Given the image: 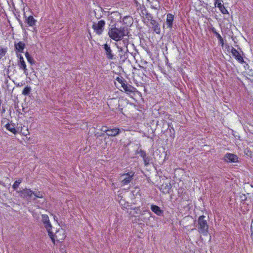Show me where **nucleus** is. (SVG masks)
Here are the masks:
<instances>
[{
	"instance_id": "obj_14",
	"label": "nucleus",
	"mask_w": 253,
	"mask_h": 253,
	"mask_svg": "<svg viewBox=\"0 0 253 253\" xmlns=\"http://www.w3.org/2000/svg\"><path fill=\"white\" fill-rule=\"evenodd\" d=\"M104 48L105 51L106 56L109 59H113L114 58V55L112 53V51L110 48V46L107 43L104 45Z\"/></svg>"
},
{
	"instance_id": "obj_26",
	"label": "nucleus",
	"mask_w": 253,
	"mask_h": 253,
	"mask_svg": "<svg viewBox=\"0 0 253 253\" xmlns=\"http://www.w3.org/2000/svg\"><path fill=\"white\" fill-rule=\"evenodd\" d=\"M31 91V87L29 86H26L22 91V94L25 95H27L30 94Z\"/></svg>"
},
{
	"instance_id": "obj_23",
	"label": "nucleus",
	"mask_w": 253,
	"mask_h": 253,
	"mask_svg": "<svg viewBox=\"0 0 253 253\" xmlns=\"http://www.w3.org/2000/svg\"><path fill=\"white\" fill-rule=\"evenodd\" d=\"M25 55L29 63H30L32 65L34 63L33 58L31 56V55L29 54L28 52H26L25 53Z\"/></svg>"
},
{
	"instance_id": "obj_2",
	"label": "nucleus",
	"mask_w": 253,
	"mask_h": 253,
	"mask_svg": "<svg viewBox=\"0 0 253 253\" xmlns=\"http://www.w3.org/2000/svg\"><path fill=\"white\" fill-rule=\"evenodd\" d=\"M197 228L200 234L207 236L209 233V225L204 215L200 216L198 219Z\"/></svg>"
},
{
	"instance_id": "obj_27",
	"label": "nucleus",
	"mask_w": 253,
	"mask_h": 253,
	"mask_svg": "<svg viewBox=\"0 0 253 253\" xmlns=\"http://www.w3.org/2000/svg\"><path fill=\"white\" fill-rule=\"evenodd\" d=\"M211 32L214 34H215V36L216 37V38H217L218 40L219 39H220L222 37L221 36V35L217 32L216 29L214 27H212L211 28Z\"/></svg>"
},
{
	"instance_id": "obj_8",
	"label": "nucleus",
	"mask_w": 253,
	"mask_h": 253,
	"mask_svg": "<svg viewBox=\"0 0 253 253\" xmlns=\"http://www.w3.org/2000/svg\"><path fill=\"white\" fill-rule=\"evenodd\" d=\"M231 52L232 56L236 59V60L239 63H241V64H243V63H245L243 57L241 55L240 52L237 50H236L235 48H234L233 47H232Z\"/></svg>"
},
{
	"instance_id": "obj_3",
	"label": "nucleus",
	"mask_w": 253,
	"mask_h": 253,
	"mask_svg": "<svg viewBox=\"0 0 253 253\" xmlns=\"http://www.w3.org/2000/svg\"><path fill=\"white\" fill-rule=\"evenodd\" d=\"M42 221L44 225L48 234L51 239L52 242H55V239L53 236V233L52 232V225L50 222L49 217L47 214L42 215Z\"/></svg>"
},
{
	"instance_id": "obj_37",
	"label": "nucleus",
	"mask_w": 253,
	"mask_h": 253,
	"mask_svg": "<svg viewBox=\"0 0 253 253\" xmlns=\"http://www.w3.org/2000/svg\"><path fill=\"white\" fill-rule=\"evenodd\" d=\"M102 129H103V130H105V129H106V126H103Z\"/></svg>"
},
{
	"instance_id": "obj_18",
	"label": "nucleus",
	"mask_w": 253,
	"mask_h": 253,
	"mask_svg": "<svg viewBox=\"0 0 253 253\" xmlns=\"http://www.w3.org/2000/svg\"><path fill=\"white\" fill-rule=\"evenodd\" d=\"M18 65L19 67V69L23 70L24 74L25 75L27 76L28 74V69L27 68V66L25 61L22 62H18Z\"/></svg>"
},
{
	"instance_id": "obj_28",
	"label": "nucleus",
	"mask_w": 253,
	"mask_h": 253,
	"mask_svg": "<svg viewBox=\"0 0 253 253\" xmlns=\"http://www.w3.org/2000/svg\"><path fill=\"white\" fill-rule=\"evenodd\" d=\"M171 188L170 185H167L164 188H162V192L164 193H169Z\"/></svg>"
},
{
	"instance_id": "obj_30",
	"label": "nucleus",
	"mask_w": 253,
	"mask_h": 253,
	"mask_svg": "<svg viewBox=\"0 0 253 253\" xmlns=\"http://www.w3.org/2000/svg\"><path fill=\"white\" fill-rule=\"evenodd\" d=\"M137 153L139 154L140 156L143 159L147 156L146 152L141 149H140L139 151H137Z\"/></svg>"
},
{
	"instance_id": "obj_5",
	"label": "nucleus",
	"mask_w": 253,
	"mask_h": 253,
	"mask_svg": "<svg viewBox=\"0 0 253 253\" xmlns=\"http://www.w3.org/2000/svg\"><path fill=\"white\" fill-rule=\"evenodd\" d=\"M129 43V40L127 38L122 39V40L119 41L118 42L116 43V45L119 51L126 52L128 51L127 45Z\"/></svg>"
},
{
	"instance_id": "obj_20",
	"label": "nucleus",
	"mask_w": 253,
	"mask_h": 253,
	"mask_svg": "<svg viewBox=\"0 0 253 253\" xmlns=\"http://www.w3.org/2000/svg\"><path fill=\"white\" fill-rule=\"evenodd\" d=\"M5 127L7 130H8L13 134H16L17 131L15 128L14 125L12 124H7L5 125Z\"/></svg>"
},
{
	"instance_id": "obj_33",
	"label": "nucleus",
	"mask_w": 253,
	"mask_h": 253,
	"mask_svg": "<svg viewBox=\"0 0 253 253\" xmlns=\"http://www.w3.org/2000/svg\"><path fill=\"white\" fill-rule=\"evenodd\" d=\"M218 41L219 43L221 44L222 46H223L224 44V41L223 38L221 37L220 39L218 40Z\"/></svg>"
},
{
	"instance_id": "obj_4",
	"label": "nucleus",
	"mask_w": 253,
	"mask_h": 253,
	"mask_svg": "<svg viewBox=\"0 0 253 253\" xmlns=\"http://www.w3.org/2000/svg\"><path fill=\"white\" fill-rule=\"evenodd\" d=\"M105 25V21L100 20L97 22H93L92 28L96 34L100 35L104 31Z\"/></svg>"
},
{
	"instance_id": "obj_22",
	"label": "nucleus",
	"mask_w": 253,
	"mask_h": 253,
	"mask_svg": "<svg viewBox=\"0 0 253 253\" xmlns=\"http://www.w3.org/2000/svg\"><path fill=\"white\" fill-rule=\"evenodd\" d=\"M7 49L6 47L0 46V59L5 55L7 52Z\"/></svg>"
},
{
	"instance_id": "obj_29",
	"label": "nucleus",
	"mask_w": 253,
	"mask_h": 253,
	"mask_svg": "<svg viewBox=\"0 0 253 253\" xmlns=\"http://www.w3.org/2000/svg\"><path fill=\"white\" fill-rule=\"evenodd\" d=\"M143 160L145 166H146L150 164V158L149 157L146 156L145 158H144L143 159Z\"/></svg>"
},
{
	"instance_id": "obj_11",
	"label": "nucleus",
	"mask_w": 253,
	"mask_h": 253,
	"mask_svg": "<svg viewBox=\"0 0 253 253\" xmlns=\"http://www.w3.org/2000/svg\"><path fill=\"white\" fill-rule=\"evenodd\" d=\"M215 6L218 8L222 14H227L228 11L222 4V0H214Z\"/></svg>"
},
{
	"instance_id": "obj_10",
	"label": "nucleus",
	"mask_w": 253,
	"mask_h": 253,
	"mask_svg": "<svg viewBox=\"0 0 253 253\" xmlns=\"http://www.w3.org/2000/svg\"><path fill=\"white\" fill-rule=\"evenodd\" d=\"M238 159L237 155L231 153H227L224 157V161L227 163H236L238 162Z\"/></svg>"
},
{
	"instance_id": "obj_36",
	"label": "nucleus",
	"mask_w": 253,
	"mask_h": 253,
	"mask_svg": "<svg viewBox=\"0 0 253 253\" xmlns=\"http://www.w3.org/2000/svg\"><path fill=\"white\" fill-rule=\"evenodd\" d=\"M124 200H121L120 201V204L121 205H122V206L123 205V203H124Z\"/></svg>"
},
{
	"instance_id": "obj_39",
	"label": "nucleus",
	"mask_w": 253,
	"mask_h": 253,
	"mask_svg": "<svg viewBox=\"0 0 253 253\" xmlns=\"http://www.w3.org/2000/svg\"><path fill=\"white\" fill-rule=\"evenodd\" d=\"M148 212L149 214H151V212H150L149 211H148Z\"/></svg>"
},
{
	"instance_id": "obj_24",
	"label": "nucleus",
	"mask_w": 253,
	"mask_h": 253,
	"mask_svg": "<svg viewBox=\"0 0 253 253\" xmlns=\"http://www.w3.org/2000/svg\"><path fill=\"white\" fill-rule=\"evenodd\" d=\"M36 198H42L43 197L44 193L42 192L36 191H34L33 194Z\"/></svg>"
},
{
	"instance_id": "obj_12",
	"label": "nucleus",
	"mask_w": 253,
	"mask_h": 253,
	"mask_svg": "<svg viewBox=\"0 0 253 253\" xmlns=\"http://www.w3.org/2000/svg\"><path fill=\"white\" fill-rule=\"evenodd\" d=\"M24 17L25 18V22L30 27H33L36 25L37 20L35 19L33 16L30 15L29 16H26L25 13H24Z\"/></svg>"
},
{
	"instance_id": "obj_9",
	"label": "nucleus",
	"mask_w": 253,
	"mask_h": 253,
	"mask_svg": "<svg viewBox=\"0 0 253 253\" xmlns=\"http://www.w3.org/2000/svg\"><path fill=\"white\" fill-rule=\"evenodd\" d=\"M54 238L55 239V242H53L54 244L55 243V241L58 242H61L63 241L66 236L64 233V231L63 230H59L57 231L55 234H53Z\"/></svg>"
},
{
	"instance_id": "obj_13",
	"label": "nucleus",
	"mask_w": 253,
	"mask_h": 253,
	"mask_svg": "<svg viewBox=\"0 0 253 253\" xmlns=\"http://www.w3.org/2000/svg\"><path fill=\"white\" fill-rule=\"evenodd\" d=\"M101 130L107 133V135L109 136H116L118 134H119L120 132V129L118 128H112L110 129H105L103 130L101 129Z\"/></svg>"
},
{
	"instance_id": "obj_1",
	"label": "nucleus",
	"mask_w": 253,
	"mask_h": 253,
	"mask_svg": "<svg viewBox=\"0 0 253 253\" xmlns=\"http://www.w3.org/2000/svg\"><path fill=\"white\" fill-rule=\"evenodd\" d=\"M128 32L124 27L112 28L108 31V35L110 38L116 41L119 42L123 39L124 37L127 35Z\"/></svg>"
},
{
	"instance_id": "obj_16",
	"label": "nucleus",
	"mask_w": 253,
	"mask_h": 253,
	"mask_svg": "<svg viewBox=\"0 0 253 253\" xmlns=\"http://www.w3.org/2000/svg\"><path fill=\"white\" fill-rule=\"evenodd\" d=\"M174 20V15L171 13H168L167 15L166 25L169 28H171Z\"/></svg>"
},
{
	"instance_id": "obj_19",
	"label": "nucleus",
	"mask_w": 253,
	"mask_h": 253,
	"mask_svg": "<svg viewBox=\"0 0 253 253\" xmlns=\"http://www.w3.org/2000/svg\"><path fill=\"white\" fill-rule=\"evenodd\" d=\"M21 193L25 197H28L30 198L33 195L34 192L30 189H25L21 191Z\"/></svg>"
},
{
	"instance_id": "obj_32",
	"label": "nucleus",
	"mask_w": 253,
	"mask_h": 253,
	"mask_svg": "<svg viewBox=\"0 0 253 253\" xmlns=\"http://www.w3.org/2000/svg\"><path fill=\"white\" fill-rule=\"evenodd\" d=\"M17 56H18V57H19V62H24V58H23V56H22L21 55H20V54H19V55L17 54Z\"/></svg>"
},
{
	"instance_id": "obj_17",
	"label": "nucleus",
	"mask_w": 253,
	"mask_h": 253,
	"mask_svg": "<svg viewBox=\"0 0 253 253\" xmlns=\"http://www.w3.org/2000/svg\"><path fill=\"white\" fill-rule=\"evenodd\" d=\"M151 210L157 215H161L163 213V211L161 210L160 208L156 205H151Z\"/></svg>"
},
{
	"instance_id": "obj_6",
	"label": "nucleus",
	"mask_w": 253,
	"mask_h": 253,
	"mask_svg": "<svg viewBox=\"0 0 253 253\" xmlns=\"http://www.w3.org/2000/svg\"><path fill=\"white\" fill-rule=\"evenodd\" d=\"M134 175V172L132 171L122 174L121 176L122 178L121 183L123 185H126L129 184L132 180Z\"/></svg>"
},
{
	"instance_id": "obj_21",
	"label": "nucleus",
	"mask_w": 253,
	"mask_h": 253,
	"mask_svg": "<svg viewBox=\"0 0 253 253\" xmlns=\"http://www.w3.org/2000/svg\"><path fill=\"white\" fill-rule=\"evenodd\" d=\"M123 22L124 24L128 26L131 24L132 22V19L130 16H126L123 18Z\"/></svg>"
},
{
	"instance_id": "obj_31",
	"label": "nucleus",
	"mask_w": 253,
	"mask_h": 253,
	"mask_svg": "<svg viewBox=\"0 0 253 253\" xmlns=\"http://www.w3.org/2000/svg\"><path fill=\"white\" fill-rule=\"evenodd\" d=\"M154 31L157 33L159 34L160 33L161 30L160 28L158 25H156L154 27Z\"/></svg>"
},
{
	"instance_id": "obj_15",
	"label": "nucleus",
	"mask_w": 253,
	"mask_h": 253,
	"mask_svg": "<svg viewBox=\"0 0 253 253\" xmlns=\"http://www.w3.org/2000/svg\"><path fill=\"white\" fill-rule=\"evenodd\" d=\"M25 47V44L22 42H19L14 43L15 50L17 53L22 52Z\"/></svg>"
},
{
	"instance_id": "obj_35",
	"label": "nucleus",
	"mask_w": 253,
	"mask_h": 253,
	"mask_svg": "<svg viewBox=\"0 0 253 253\" xmlns=\"http://www.w3.org/2000/svg\"><path fill=\"white\" fill-rule=\"evenodd\" d=\"M22 85H23V84H22V83H18V84H16V85H17V86H22Z\"/></svg>"
},
{
	"instance_id": "obj_34",
	"label": "nucleus",
	"mask_w": 253,
	"mask_h": 253,
	"mask_svg": "<svg viewBox=\"0 0 253 253\" xmlns=\"http://www.w3.org/2000/svg\"><path fill=\"white\" fill-rule=\"evenodd\" d=\"M151 7L152 8L156 9L158 8L157 4H155V5H151Z\"/></svg>"
},
{
	"instance_id": "obj_25",
	"label": "nucleus",
	"mask_w": 253,
	"mask_h": 253,
	"mask_svg": "<svg viewBox=\"0 0 253 253\" xmlns=\"http://www.w3.org/2000/svg\"><path fill=\"white\" fill-rule=\"evenodd\" d=\"M22 182V179H19L16 180L12 185V188L14 190H16L19 187V184Z\"/></svg>"
},
{
	"instance_id": "obj_7",
	"label": "nucleus",
	"mask_w": 253,
	"mask_h": 253,
	"mask_svg": "<svg viewBox=\"0 0 253 253\" xmlns=\"http://www.w3.org/2000/svg\"><path fill=\"white\" fill-rule=\"evenodd\" d=\"M118 81L121 84V86L124 91L127 94L134 93L136 91V88L132 85L125 84L121 79L118 78Z\"/></svg>"
},
{
	"instance_id": "obj_38",
	"label": "nucleus",
	"mask_w": 253,
	"mask_h": 253,
	"mask_svg": "<svg viewBox=\"0 0 253 253\" xmlns=\"http://www.w3.org/2000/svg\"><path fill=\"white\" fill-rule=\"evenodd\" d=\"M127 206H128L127 205L126 206L125 204H124V206H123V208H126Z\"/></svg>"
}]
</instances>
